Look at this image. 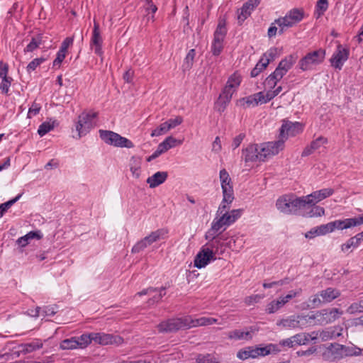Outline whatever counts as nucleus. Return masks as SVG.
<instances>
[{"label":"nucleus","instance_id":"obj_1","mask_svg":"<svg viewBox=\"0 0 363 363\" xmlns=\"http://www.w3.org/2000/svg\"><path fill=\"white\" fill-rule=\"evenodd\" d=\"M206 325H210L209 317L193 319L191 316H185L169 319L160 323L157 327L160 333H172L179 330Z\"/></svg>","mask_w":363,"mask_h":363},{"label":"nucleus","instance_id":"obj_2","mask_svg":"<svg viewBox=\"0 0 363 363\" xmlns=\"http://www.w3.org/2000/svg\"><path fill=\"white\" fill-rule=\"evenodd\" d=\"M303 202L302 196L289 194L279 197L277 200L276 206L283 213L301 215V211L305 209Z\"/></svg>","mask_w":363,"mask_h":363},{"label":"nucleus","instance_id":"obj_3","mask_svg":"<svg viewBox=\"0 0 363 363\" xmlns=\"http://www.w3.org/2000/svg\"><path fill=\"white\" fill-rule=\"evenodd\" d=\"M169 230L166 228L157 229V230L151 232L148 235L145 236L142 240H139L134 245L132 248L133 253H139L144 250L146 247L151 245L152 243L157 242L160 240L167 239L168 237Z\"/></svg>","mask_w":363,"mask_h":363},{"label":"nucleus","instance_id":"obj_4","mask_svg":"<svg viewBox=\"0 0 363 363\" xmlns=\"http://www.w3.org/2000/svg\"><path fill=\"white\" fill-rule=\"evenodd\" d=\"M342 313V311L336 308L321 310L313 315H309L311 318L309 325L330 323L338 319Z\"/></svg>","mask_w":363,"mask_h":363},{"label":"nucleus","instance_id":"obj_5","mask_svg":"<svg viewBox=\"0 0 363 363\" xmlns=\"http://www.w3.org/2000/svg\"><path fill=\"white\" fill-rule=\"evenodd\" d=\"M99 133L101 139L109 145L118 147H134V144L131 140L121 136L117 133L106 130H99Z\"/></svg>","mask_w":363,"mask_h":363},{"label":"nucleus","instance_id":"obj_6","mask_svg":"<svg viewBox=\"0 0 363 363\" xmlns=\"http://www.w3.org/2000/svg\"><path fill=\"white\" fill-rule=\"evenodd\" d=\"M325 56V51L323 49L310 52L299 60L298 67L302 71L312 70L323 62Z\"/></svg>","mask_w":363,"mask_h":363},{"label":"nucleus","instance_id":"obj_7","mask_svg":"<svg viewBox=\"0 0 363 363\" xmlns=\"http://www.w3.org/2000/svg\"><path fill=\"white\" fill-rule=\"evenodd\" d=\"M303 16L304 12L302 9H294L289 11L284 17L276 19L275 23L279 27V34H282L286 28L293 27L299 23Z\"/></svg>","mask_w":363,"mask_h":363},{"label":"nucleus","instance_id":"obj_8","mask_svg":"<svg viewBox=\"0 0 363 363\" xmlns=\"http://www.w3.org/2000/svg\"><path fill=\"white\" fill-rule=\"evenodd\" d=\"M98 113L91 111L82 112L78 117L76 124V130L79 138L86 135L94 126V120L97 117Z\"/></svg>","mask_w":363,"mask_h":363},{"label":"nucleus","instance_id":"obj_9","mask_svg":"<svg viewBox=\"0 0 363 363\" xmlns=\"http://www.w3.org/2000/svg\"><path fill=\"white\" fill-rule=\"evenodd\" d=\"M259 152V161H265L267 158L277 155L284 147V140L264 143L258 145Z\"/></svg>","mask_w":363,"mask_h":363},{"label":"nucleus","instance_id":"obj_10","mask_svg":"<svg viewBox=\"0 0 363 363\" xmlns=\"http://www.w3.org/2000/svg\"><path fill=\"white\" fill-rule=\"evenodd\" d=\"M310 319L309 315H298L296 317L292 315L280 320L277 323V325L285 329L304 328L309 326Z\"/></svg>","mask_w":363,"mask_h":363},{"label":"nucleus","instance_id":"obj_11","mask_svg":"<svg viewBox=\"0 0 363 363\" xmlns=\"http://www.w3.org/2000/svg\"><path fill=\"white\" fill-rule=\"evenodd\" d=\"M333 189L326 188L315 191L309 195L302 196L303 201H304V208H306L308 206L315 205L317 203L333 195Z\"/></svg>","mask_w":363,"mask_h":363},{"label":"nucleus","instance_id":"obj_12","mask_svg":"<svg viewBox=\"0 0 363 363\" xmlns=\"http://www.w3.org/2000/svg\"><path fill=\"white\" fill-rule=\"evenodd\" d=\"M91 339L95 343L101 345H120L123 342V339L121 336L104 333H91Z\"/></svg>","mask_w":363,"mask_h":363},{"label":"nucleus","instance_id":"obj_13","mask_svg":"<svg viewBox=\"0 0 363 363\" xmlns=\"http://www.w3.org/2000/svg\"><path fill=\"white\" fill-rule=\"evenodd\" d=\"M303 131V125L299 122H291L289 121H284L283 124L280 128V138L279 140H285L289 137L295 136Z\"/></svg>","mask_w":363,"mask_h":363},{"label":"nucleus","instance_id":"obj_14","mask_svg":"<svg viewBox=\"0 0 363 363\" xmlns=\"http://www.w3.org/2000/svg\"><path fill=\"white\" fill-rule=\"evenodd\" d=\"M257 331V330L251 326L245 328V330L240 329H235L230 331H228L226 333L227 338L231 341H250L252 340V337L255 333Z\"/></svg>","mask_w":363,"mask_h":363},{"label":"nucleus","instance_id":"obj_15","mask_svg":"<svg viewBox=\"0 0 363 363\" xmlns=\"http://www.w3.org/2000/svg\"><path fill=\"white\" fill-rule=\"evenodd\" d=\"M322 357L328 362H335L343 359L341 345L336 342L329 344L325 347Z\"/></svg>","mask_w":363,"mask_h":363},{"label":"nucleus","instance_id":"obj_16","mask_svg":"<svg viewBox=\"0 0 363 363\" xmlns=\"http://www.w3.org/2000/svg\"><path fill=\"white\" fill-rule=\"evenodd\" d=\"M235 91L233 89L225 86L217 101L215 103V109L220 113L223 112L230 103Z\"/></svg>","mask_w":363,"mask_h":363},{"label":"nucleus","instance_id":"obj_17","mask_svg":"<svg viewBox=\"0 0 363 363\" xmlns=\"http://www.w3.org/2000/svg\"><path fill=\"white\" fill-rule=\"evenodd\" d=\"M216 256L213 255L212 250L202 247L194 259V266L199 269L206 267L211 260H215Z\"/></svg>","mask_w":363,"mask_h":363},{"label":"nucleus","instance_id":"obj_18","mask_svg":"<svg viewBox=\"0 0 363 363\" xmlns=\"http://www.w3.org/2000/svg\"><path fill=\"white\" fill-rule=\"evenodd\" d=\"M348 57L349 50L339 45L337 51L333 54L330 60L331 64L336 69H341L344 62L348 59Z\"/></svg>","mask_w":363,"mask_h":363},{"label":"nucleus","instance_id":"obj_19","mask_svg":"<svg viewBox=\"0 0 363 363\" xmlns=\"http://www.w3.org/2000/svg\"><path fill=\"white\" fill-rule=\"evenodd\" d=\"M219 179L223 194L225 196L234 195L233 182L225 169H223L220 171Z\"/></svg>","mask_w":363,"mask_h":363},{"label":"nucleus","instance_id":"obj_20","mask_svg":"<svg viewBox=\"0 0 363 363\" xmlns=\"http://www.w3.org/2000/svg\"><path fill=\"white\" fill-rule=\"evenodd\" d=\"M261 0H249L243 4L242 8L238 11V18L239 23H242L248 16H250L252 11L257 7Z\"/></svg>","mask_w":363,"mask_h":363},{"label":"nucleus","instance_id":"obj_21","mask_svg":"<svg viewBox=\"0 0 363 363\" xmlns=\"http://www.w3.org/2000/svg\"><path fill=\"white\" fill-rule=\"evenodd\" d=\"M102 38L100 35L99 25L96 21H94V29L91 40V45L94 47V52L101 56L102 51Z\"/></svg>","mask_w":363,"mask_h":363},{"label":"nucleus","instance_id":"obj_22","mask_svg":"<svg viewBox=\"0 0 363 363\" xmlns=\"http://www.w3.org/2000/svg\"><path fill=\"white\" fill-rule=\"evenodd\" d=\"M206 239L208 240V242L204 245L206 248H210L212 250V252L215 256L218 254L219 248L222 247L223 244L220 239L218 238V235L211 232H208L206 234Z\"/></svg>","mask_w":363,"mask_h":363},{"label":"nucleus","instance_id":"obj_23","mask_svg":"<svg viewBox=\"0 0 363 363\" xmlns=\"http://www.w3.org/2000/svg\"><path fill=\"white\" fill-rule=\"evenodd\" d=\"M242 155L245 162L259 161V147L257 144H251L242 150Z\"/></svg>","mask_w":363,"mask_h":363},{"label":"nucleus","instance_id":"obj_24","mask_svg":"<svg viewBox=\"0 0 363 363\" xmlns=\"http://www.w3.org/2000/svg\"><path fill=\"white\" fill-rule=\"evenodd\" d=\"M256 358L265 357L272 354H276L281 352V348L277 344H268L264 346H255Z\"/></svg>","mask_w":363,"mask_h":363},{"label":"nucleus","instance_id":"obj_25","mask_svg":"<svg viewBox=\"0 0 363 363\" xmlns=\"http://www.w3.org/2000/svg\"><path fill=\"white\" fill-rule=\"evenodd\" d=\"M342 328L340 326L330 327L323 330L319 333V337L323 341H328L332 339H336L342 335Z\"/></svg>","mask_w":363,"mask_h":363},{"label":"nucleus","instance_id":"obj_26","mask_svg":"<svg viewBox=\"0 0 363 363\" xmlns=\"http://www.w3.org/2000/svg\"><path fill=\"white\" fill-rule=\"evenodd\" d=\"M167 177L168 173L167 172H157L152 176L147 178V183L150 188H155L163 184Z\"/></svg>","mask_w":363,"mask_h":363},{"label":"nucleus","instance_id":"obj_27","mask_svg":"<svg viewBox=\"0 0 363 363\" xmlns=\"http://www.w3.org/2000/svg\"><path fill=\"white\" fill-rule=\"evenodd\" d=\"M340 291L332 287L327 288L320 292V296L323 299V302L330 303L340 296Z\"/></svg>","mask_w":363,"mask_h":363},{"label":"nucleus","instance_id":"obj_28","mask_svg":"<svg viewBox=\"0 0 363 363\" xmlns=\"http://www.w3.org/2000/svg\"><path fill=\"white\" fill-rule=\"evenodd\" d=\"M242 209H234L230 211H226L220 214L226 226H229L234 223L242 215Z\"/></svg>","mask_w":363,"mask_h":363},{"label":"nucleus","instance_id":"obj_29","mask_svg":"<svg viewBox=\"0 0 363 363\" xmlns=\"http://www.w3.org/2000/svg\"><path fill=\"white\" fill-rule=\"evenodd\" d=\"M261 96L262 95L258 92L249 96L242 98L240 100V105L244 108L257 106L259 104H261Z\"/></svg>","mask_w":363,"mask_h":363},{"label":"nucleus","instance_id":"obj_30","mask_svg":"<svg viewBox=\"0 0 363 363\" xmlns=\"http://www.w3.org/2000/svg\"><path fill=\"white\" fill-rule=\"evenodd\" d=\"M318 333L315 332L311 334L309 333H300L294 335V342L296 345H306L311 340H315L317 338Z\"/></svg>","mask_w":363,"mask_h":363},{"label":"nucleus","instance_id":"obj_31","mask_svg":"<svg viewBox=\"0 0 363 363\" xmlns=\"http://www.w3.org/2000/svg\"><path fill=\"white\" fill-rule=\"evenodd\" d=\"M142 160L139 157L133 156L130 160V170L135 178H139L141 173Z\"/></svg>","mask_w":363,"mask_h":363},{"label":"nucleus","instance_id":"obj_32","mask_svg":"<svg viewBox=\"0 0 363 363\" xmlns=\"http://www.w3.org/2000/svg\"><path fill=\"white\" fill-rule=\"evenodd\" d=\"M237 357L242 360H245L250 358H256V350L255 347L249 346L243 349L240 350L237 352Z\"/></svg>","mask_w":363,"mask_h":363},{"label":"nucleus","instance_id":"obj_33","mask_svg":"<svg viewBox=\"0 0 363 363\" xmlns=\"http://www.w3.org/2000/svg\"><path fill=\"white\" fill-rule=\"evenodd\" d=\"M333 231L335 230H345L350 228L353 226L352 218H345L343 220H336L331 222Z\"/></svg>","mask_w":363,"mask_h":363},{"label":"nucleus","instance_id":"obj_34","mask_svg":"<svg viewBox=\"0 0 363 363\" xmlns=\"http://www.w3.org/2000/svg\"><path fill=\"white\" fill-rule=\"evenodd\" d=\"M145 4L144 9L145 11V16L147 21H155V13L157 11V7L155 5L152 0H145Z\"/></svg>","mask_w":363,"mask_h":363},{"label":"nucleus","instance_id":"obj_35","mask_svg":"<svg viewBox=\"0 0 363 363\" xmlns=\"http://www.w3.org/2000/svg\"><path fill=\"white\" fill-rule=\"evenodd\" d=\"M43 342L40 340H36L33 342L22 344L20 345L21 347V352L24 354L32 352L36 350L40 349L43 347Z\"/></svg>","mask_w":363,"mask_h":363},{"label":"nucleus","instance_id":"obj_36","mask_svg":"<svg viewBox=\"0 0 363 363\" xmlns=\"http://www.w3.org/2000/svg\"><path fill=\"white\" fill-rule=\"evenodd\" d=\"M234 199V195H226L225 196V195L223 194V199L218 208L217 214L220 215L228 211L230 208L229 205L233 201Z\"/></svg>","mask_w":363,"mask_h":363},{"label":"nucleus","instance_id":"obj_37","mask_svg":"<svg viewBox=\"0 0 363 363\" xmlns=\"http://www.w3.org/2000/svg\"><path fill=\"white\" fill-rule=\"evenodd\" d=\"M341 350L343 358L346 357L359 356L362 354V349L355 345L346 346L341 345Z\"/></svg>","mask_w":363,"mask_h":363},{"label":"nucleus","instance_id":"obj_38","mask_svg":"<svg viewBox=\"0 0 363 363\" xmlns=\"http://www.w3.org/2000/svg\"><path fill=\"white\" fill-rule=\"evenodd\" d=\"M181 144V140H178L172 136H169L163 142L160 143L159 145L160 146L162 150L165 152L168 150Z\"/></svg>","mask_w":363,"mask_h":363},{"label":"nucleus","instance_id":"obj_39","mask_svg":"<svg viewBox=\"0 0 363 363\" xmlns=\"http://www.w3.org/2000/svg\"><path fill=\"white\" fill-rule=\"evenodd\" d=\"M195 56V49H191L186 55L182 65V69L184 71L189 70L192 67Z\"/></svg>","mask_w":363,"mask_h":363},{"label":"nucleus","instance_id":"obj_40","mask_svg":"<svg viewBox=\"0 0 363 363\" xmlns=\"http://www.w3.org/2000/svg\"><path fill=\"white\" fill-rule=\"evenodd\" d=\"M223 227H227L223 220V218H222L221 216L220 217L216 216L212 222L211 229L208 232L217 234V233ZM225 230V228H224L222 231Z\"/></svg>","mask_w":363,"mask_h":363},{"label":"nucleus","instance_id":"obj_41","mask_svg":"<svg viewBox=\"0 0 363 363\" xmlns=\"http://www.w3.org/2000/svg\"><path fill=\"white\" fill-rule=\"evenodd\" d=\"M226 33L227 28L225 26V21L224 20H220L219 21L217 28L214 32V38L224 40Z\"/></svg>","mask_w":363,"mask_h":363},{"label":"nucleus","instance_id":"obj_42","mask_svg":"<svg viewBox=\"0 0 363 363\" xmlns=\"http://www.w3.org/2000/svg\"><path fill=\"white\" fill-rule=\"evenodd\" d=\"M269 65V60H264L260 58L255 67L251 71L250 75L252 77H255L264 70Z\"/></svg>","mask_w":363,"mask_h":363},{"label":"nucleus","instance_id":"obj_43","mask_svg":"<svg viewBox=\"0 0 363 363\" xmlns=\"http://www.w3.org/2000/svg\"><path fill=\"white\" fill-rule=\"evenodd\" d=\"M311 208L307 213H303L301 211V215L303 216L308 217H320L325 215V209L324 208L319 206H311Z\"/></svg>","mask_w":363,"mask_h":363},{"label":"nucleus","instance_id":"obj_44","mask_svg":"<svg viewBox=\"0 0 363 363\" xmlns=\"http://www.w3.org/2000/svg\"><path fill=\"white\" fill-rule=\"evenodd\" d=\"M241 82V77L240 75L235 72L228 78L226 86L233 89V90L236 91L237 88L240 86Z\"/></svg>","mask_w":363,"mask_h":363},{"label":"nucleus","instance_id":"obj_45","mask_svg":"<svg viewBox=\"0 0 363 363\" xmlns=\"http://www.w3.org/2000/svg\"><path fill=\"white\" fill-rule=\"evenodd\" d=\"M78 345V348L84 349L92 341L91 339V333L83 334L79 337H74Z\"/></svg>","mask_w":363,"mask_h":363},{"label":"nucleus","instance_id":"obj_46","mask_svg":"<svg viewBox=\"0 0 363 363\" xmlns=\"http://www.w3.org/2000/svg\"><path fill=\"white\" fill-rule=\"evenodd\" d=\"M60 348L65 350H74L78 348V345L74 337L68 339L63 340L60 345Z\"/></svg>","mask_w":363,"mask_h":363},{"label":"nucleus","instance_id":"obj_47","mask_svg":"<svg viewBox=\"0 0 363 363\" xmlns=\"http://www.w3.org/2000/svg\"><path fill=\"white\" fill-rule=\"evenodd\" d=\"M295 62V59L293 55H289L282 60L278 65L282 70L288 72V71L292 67L293 65Z\"/></svg>","mask_w":363,"mask_h":363},{"label":"nucleus","instance_id":"obj_48","mask_svg":"<svg viewBox=\"0 0 363 363\" xmlns=\"http://www.w3.org/2000/svg\"><path fill=\"white\" fill-rule=\"evenodd\" d=\"M165 289H166L165 287H161L160 289H157V291L155 292L156 294L152 296V298L148 299V301L147 302V304L149 306H152V305L159 303L162 300V297L166 294Z\"/></svg>","mask_w":363,"mask_h":363},{"label":"nucleus","instance_id":"obj_49","mask_svg":"<svg viewBox=\"0 0 363 363\" xmlns=\"http://www.w3.org/2000/svg\"><path fill=\"white\" fill-rule=\"evenodd\" d=\"M223 40H224L213 38V41L211 45V52L213 55L218 56L220 54L223 48Z\"/></svg>","mask_w":363,"mask_h":363},{"label":"nucleus","instance_id":"obj_50","mask_svg":"<svg viewBox=\"0 0 363 363\" xmlns=\"http://www.w3.org/2000/svg\"><path fill=\"white\" fill-rule=\"evenodd\" d=\"M284 306L279 298L271 301L267 306L266 311L268 313H274Z\"/></svg>","mask_w":363,"mask_h":363},{"label":"nucleus","instance_id":"obj_51","mask_svg":"<svg viewBox=\"0 0 363 363\" xmlns=\"http://www.w3.org/2000/svg\"><path fill=\"white\" fill-rule=\"evenodd\" d=\"M21 196H22V194H20L18 196H16L14 199H11V200L8 201L7 202H5L0 205V218H1L3 216V215L5 213V212L11 206H13L17 201L19 200V199L21 197Z\"/></svg>","mask_w":363,"mask_h":363},{"label":"nucleus","instance_id":"obj_52","mask_svg":"<svg viewBox=\"0 0 363 363\" xmlns=\"http://www.w3.org/2000/svg\"><path fill=\"white\" fill-rule=\"evenodd\" d=\"M169 130L166 122L161 123L151 133V137H157L167 133Z\"/></svg>","mask_w":363,"mask_h":363},{"label":"nucleus","instance_id":"obj_53","mask_svg":"<svg viewBox=\"0 0 363 363\" xmlns=\"http://www.w3.org/2000/svg\"><path fill=\"white\" fill-rule=\"evenodd\" d=\"M278 55V49L277 48H271L261 57L262 60H268L269 63L275 60Z\"/></svg>","mask_w":363,"mask_h":363},{"label":"nucleus","instance_id":"obj_54","mask_svg":"<svg viewBox=\"0 0 363 363\" xmlns=\"http://www.w3.org/2000/svg\"><path fill=\"white\" fill-rule=\"evenodd\" d=\"M359 245L357 238L355 236L350 238L346 243H344L341 245V250L342 252H347L352 247H357Z\"/></svg>","mask_w":363,"mask_h":363},{"label":"nucleus","instance_id":"obj_55","mask_svg":"<svg viewBox=\"0 0 363 363\" xmlns=\"http://www.w3.org/2000/svg\"><path fill=\"white\" fill-rule=\"evenodd\" d=\"M54 128V125L50 122H43L38 128V133L42 137Z\"/></svg>","mask_w":363,"mask_h":363},{"label":"nucleus","instance_id":"obj_56","mask_svg":"<svg viewBox=\"0 0 363 363\" xmlns=\"http://www.w3.org/2000/svg\"><path fill=\"white\" fill-rule=\"evenodd\" d=\"M259 94L262 95L260 96V99L262 100L261 104H267V102L273 99L275 96H277L274 92L273 91L272 89H269V90L265 94L262 91H259Z\"/></svg>","mask_w":363,"mask_h":363},{"label":"nucleus","instance_id":"obj_57","mask_svg":"<svg viewBox=\"0 0 363 363\" xmlns=\"http://www.w3.org/2000/svg\"><path fill=\"white\" fill-rule=\"evenodd\" d=\"M349 313H355L363 312V301L358 303H352L347 310Z\"/></svg>","mask_w":363,"mask_h":363},{"label":"nucleus","instance_id":"obj_58","mask_svg":"<svg viewBox=\"0 0 363 363\" xmlns=\"http://www.w3.org/2000/svg\"><path fill=\"white\" fill-rule=\"evenodd\" d=\"M41 44L40 38H33L29 44L26 46L24 51L25 52H33L35 49H37L39 45Z\"/></svg>","mask_w":363,"mask_h":363},{"label":"nucleus","instance_id":"obj_59","mask_svg":"<svg viewBox=\"0 0 363 363\" xmlns=\"http://www.w3.org/2000/svg\"><path fill=\"white\" fill-rule=\"evenodd\" d=\"M45 59L43 57L35 58L28 65L26 69L28 72L34 71L38 66H40Z\"/></svg>","mask_w":363,"mask_h":363},{"label":"nucleus","instance_id":"obj_60","mask_svg":"<svg viewBox=\"0 0 363 363\" xmlns=\"http://www.w3.org/2000/svg\"><path fill=\"white\" fill-rule=\"evenodd\" d=\"M301 291V289H299L298 291H294V290L290 291L287 295H286L284 296L279 297V299L281 300V303L284 306L285 304L289 303L290 301V300H291L293 298H295L296 296L299 295Z\"/></svg>","mask_w":363,"mask_h":363},{"label":"nucleus","instance_id":"obj_61","mask_svg":"<svg viewBox=\"0 0 363 363\" xmlns=\"http://www.w3.org/2000/svg\"><path fill=\"white\" fill-rule=\"evenodd\" d=\"M278 82L279 81L277 80V78L272 74H270L266 78L264 82V85L266 89H274L276 86Z\"/></svg>","mask_w":363,"mask_h":363},{"label":"nucleus","instance_id":"obj_62","mask_svg":"<svg viewBox=\"0 0 363 363\" xmlns=\"http://www.w3.org/2000/svg\"><path fill=\"white\" fill-rule=\"evenodd\" d=\"M12 81V78L1 79V82L0 84V89L1 93L8 95Z\"/></svg>","mask_w":363,"mask_h":363},{"label":"nucleus","instance_id":"obj_63","mask_svg":"<svg viewBox=\"0 0 363 363\" xmlns=\"http://www.w3.org/2000/svg\"><path fill=\"white\" fill-rule=\"evenodd\" d=\"M328 143V139L323 136L318 137L317 139L313 140L311 143V148L314 150L319 149L323 145Z\"/></svg>","mask_w":363,"mask_h":363},{"label":"nucleus","instance_id":"obj_64","mask_svg":"<svg viewBox=\"0 0 363 363\" xmlns=\"http://www.w3.org/2000/svg\"><path fill=\"white\" fill-rule=\"evenodd\" d=\"M169 129L171 130L177 125H179L183 122V118L180 116H176L174 118H170L165 121Z\"/></svg>","mask_w":363,"mask_h":363}]
</instances>
